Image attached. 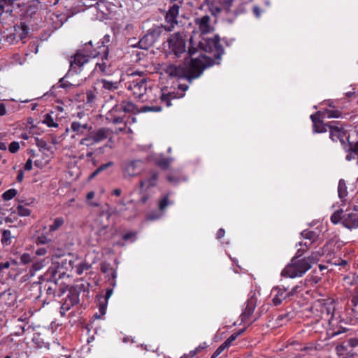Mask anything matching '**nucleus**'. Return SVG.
<instances>
[{"label":"nucleus","mask_w":358,"mask_h":358,"mask_svg":"<svg viewBox=\"0 0 358 358\" xmlns=\"http://www.w3.org/2000/svg\"><path fill=\"white\" fill-rule=\"evenodd\" d=\"M94 71L99 72L104 76H108L113 75L116 68L111 58L108 57V48L102 50L101 57L96 63Z\"/></svg>","instance_id":"7"},{"label":"nucleus","mask_w":358,"mask_h":358,"mask_svg":"<svg viewBox=\"0 0 358 358\" xmlns=\"http://www.w3.org/2000/svg\"><path fill=\"white\" fill-rule=\"evenodd\" d=\"M80 292L76 288L71 287L67 291L65 298L62 299L60 308V315L63 317L66 311L69 310L71 307L77 305L80 302Z\"/></svg>","instance_id":"9"},{"label":"nucleus","mask_w":358,"mask_h":358,"mask_svg":"<svg viewBox=\"0 0 358 358\" xmlns=\"http://www.w3.org/2000/svg\"><path fill=\"white\" fill-rule=\"evenodd\" d=\"M247 12L245 3L239 4L233 11L231 10L230 13L233 14L234 17L240 15L245 14ZM229 14V13H228Z\"/></svg>","instance_id":"43"},{"label":"nucleus","mask_w":358,"mask_h":358,"mask_svg":"<svg viewBox=\"0 0 358 358\" xmlns=\"http://www.w3.org/2000/svg\"><path fill=\"white\" fill-rule=\"evenodd\" d=\"M58 269L55 266L50 267L44 275V279L48 283H58L57 274Z\"/></svg>","instance_id":"26"},{"label":"nucleus","mask_w":358,"mask_h":358,"mask_svg":"<svg viewBox=\"0 0 358 358\" xmlns=\"http://www.w3.org/2000/svg\"><path fill=\"white\" fill-rule=\"evenodd\" d=\"M210 17L208 15L194 19V24L198 27L201 34L204 35L213 31L214 28L210 23Z\"/></svg>","instance_id":"13"},{"label":"nucleus","mask_w":358,"mask_h":358,"mask_svg":"<svg viewBox=\"0 0 358 358\" xmlns=\"http://www.w3.org/2000/svg\"><path fill=\"white\" fill-rule=\"evenodd\" d=\"M20 149V144L17 141H13L8 147V150L11 153L17 152Z\"/></svg>","instance_id":"62"},{"label":"nucleus","mask_w":358,"mask_h":358,"mask_svg":"<svg viewBox=\"0 0 358 358\" xmlns=\"http://www.w3.org/2000/svg\"><path fill=\"white\" fill-rule=\"evenodd\" d=\"M159 179V173L157 171H150L145 178L140 180V188L145 190H150V188L155 187Z\"/></svg>","instance_id":"14"},{"label":"nucleus","mask_w":358,"mask_h":358,"mask_svg":"<svg viewBox=\"0 0 358 358\" xmlns=\"http://www.w3.org/2000/svg\"><path fill=\"white\" fill-rule=\"evenodd\" d=\"M343 226L348 229L358 228V214L356 213H348V210H345L343 220Z\"/></svg>","instance_id":"20"},{"label":"nucleus","mask_w":358,"mask_h":358,"mask_svg":"<svg viewBox=\"0 0 358 358\" xmlns=\"http://www.w3.org/2000/svg\"><path fill=\"white\" fill-rule=\"evenodd\" d=\"M233 1L234 0H220V3L227 13H230Z\"/></svg>","instance_id":"53"},{"label":"nucleus","mask_w":358,"mask_h":358,"mask_svg":"<svg viewBox=\"0 0 358 358\" xmlns=\"http://www.w3.org/2000/svg\"><path fill=\"white\" fill-rule=\"evenodd\" d=\"M348 331V329L340 327L337 328L336 329H334L331 331H329L328 335L330 338H333V337H335L341 334L345 333Z\"/></svg>","instance_id":"54"},{"label":"nucleus","mask_w":358,"mask_h":358,"mask_svg":"<svg viewBox=\"0 0 358 358\" xmlns=\"http://www.w3.org/2000/svg\"><path fill=\"white\" fill-rule=\"evenodd\" d=\"M120 81L121 80H111L105 78L100 80V83L102 84V88L109 92H113L119 89Z\"/></svg>","instance_id":"25"},{"label":"nucleus","mask_w":358,"mask_h":358,"mask_svg":"<svg viewBox=\"0 0 358 358\" xmlns=\"http://www.w3.org/2000/svg\"><path fill=\"white\" fill-rule=\"evenodd\" d=\"M95 142L99 143L106 140L110 134V130L108 128L101 127L96 131H91Z\"/></svg>","instance_id":"23"},{"label":"nucleus","mask_w":358,"mask_h":358,"mask_svg":"<svg viewBox=\"0 0 358 358\" xmlns=\"http://www.w3.org/2000/svg\"><path fill=\"white\" fill-rule=\"evenodd\" d=\"M101 52V48H98V45L94 48L91 41L85 43L72 57L73 59L70 62V71H74L75 73H79L90 58L98 57Z\"/></svg>","instance_id":"2"},{"label":"nucleus","mask_w":358,"mask_h":358,"mask_svg":"<svg viewBox=\"0 0 358 358\" xmlns=\"http://www.w3.org/2000/svg\"><path fill=\"white\" fill-rule=\"evenodd\" d=\"M287 348H289L290 350H294L299 351V350H309L314 351V350L313 348L303 346V345L301 343H299L298 341H295L290 342L289 343V345H287Z\"/></svg>","instance_id":"38"},{"label":"nucleus","mask_w":358,"mask_h":358,"mask_svg":"<svg viewBox=\"0 0 358 358\" xmlns=\"http://www.w3.org/2000/svg\"><path fill=\"white\" fill-rule=\"evenodd\" d=\"M57 287L58 285L56 283H45L43 288L45 290L48 299L50 301L52 300L55 297L60 298L62 295L65 292V290H64L62 287L57 289Z\"/></svg>","instance_id":"17"},{"label":"nucleus","mask_w":358,"mask_h":358,"mask_svg":"<svg viewBox=\"0 0 358 358\" xmlns=\"http://www.w3.org/2000/svg\"><path fill=\"white\" fill-rule=\"evenodd\" d=\"M301 235L303 238L311 241V243L314 242L318 237V234L316 231L308 229L303 230Z\"/></svg>","instance_id":"40"},{"label":"nucleus","mask_w":358,"mask_h":358,"mask_svg":"<svg viewBox=\"0 0 358 358\" xmlns=\"http://www.w3.org/2000/svg\"><path fill=\"white\" fill-rule=\"evenodd\" d=\"M36 145L39 148L41 151H42L43 153L45 152H50L51 154L53 153L52 149V147L47 143V142L44 139H40L36 138Z\"/></svg>","instance_id":"32"},{"label":"nucleus","mask_w":358,"mask_h":358,"mask_svg":"<svg viewBox=\"0 0 358 358\" xmlns=\"http://www.w3.org/2000/svg\"><path fill=\"white\" fill-rule=\"evenodd\" d=\"M189 47L188 52H186V43L180 33L171 34L167 40L168 48L166 50L167 56L172 59L180 58L182 56L189 55L191 57L197 51L196 48L193 47V39L190 38Z\"/></svg>","instance_id":"3"},{"label":"nucleus","mask_w":358,"mask_h":358,"mask_svg":"<svg viewBox=\"0 0 358 358\" xmlns=\"http://www.w3.org/2000/svg\"><path fill=\"white\" fill-rule=\"evenodd\" d=\"M300 288L301 286L296 285L293 287L289 291L287 290L288 297L290 298L299 292L301 291Z\"/></svg>","instance_id":"64"},{"label":"nucleus","mask_w":358,"mask_h":358,"mask_svg":"<svg viewBox=\"0 0 358 358\" xmlns=\"http://www.w3.org/2000/svg\"><path fill=\"white\" fill-rule=\"evenodd\" d=\"M70 72L75 73L74 71H71L69 70V72L66 74V76H64L63 78H62L59 80V87H62V88L66 89V88H68V87H69L71 86H73V85L71 83H70L69 82H64L65 78L68 77V76L70 73Z\"/></svg>","instance_id":"58"},{"label":"nucleus","mask_w":358,"mask_h":358,"mask_svg":"<svg viewBox=\"0 0 358 358\" xmlns=\"http://www.w3.org/2000/svg\"><path fill=\"white\" fill-rule=\"evenodd\" d=\"M257 302L258 298L255 292H251L245 303V307L243 310L240 316L242 322H249L250 324L252 322H250V318L255 311Z\"/></svg>","instance_id":"12"},{"label":"nucleus","mask_w":358,"mask_h":358,"mask_svg":"<svg viewBox=\"0 0 358 358\" xmlns=\"http://www.w3.org/2000/svg\"><path fill=\"white\" fill-rule=\"evenodd\" d=\"M31 262V257L29 253H23L20 256V262L22 264H27Z\"/></svg>","instance_id":"61"},{"label":"nucleus","mask_w":358,"mask_h":358,"mask_svg":"<svg viewBox=\"0 0 358 358\" xmlns=\"http://www.w3.org/2000/svg\"><path fill=\"white\" fill-rule=\"evenodd\" d=\"M91 266L85 262H81L76 266V273L78 275H81L85 271H87L90 269Z\"/></svg>","instance_id":"52"},{"label":"nucleus","mask_w":358,"mask_h":358,"mask_svg":"<svg viewBox=\"0 0 358 358\" xmlns=\"http://www.w3.org/2000/svg\"><path fill=\"white\" fill-rule=\"evenodd\" d=\"M142 161L133 160L128 163L125 167V172L129 176L137 175L141 170Z\"/></svg>","instance_id":"22"},{"label":"nucleus","mask_w":358,"mask_h":358,"mask_svg":"<svg viewBox=\"0 0 358 358\" xmlns=\"http://www.w3.org/2000/svg\"><path fill=\"white\" fill-rule=\"evenodd\" d=\"M208 347V345L206 342L200 344L198 347H196L194 350H191L189 353V355L184 354L180 358H189L194 357L196 355H198L201 353L202 351H203L206 348Z\"/></svg>","instance_id":"34"},{"label":"nucleus","mask_w":358,"mask_h":358,"mask_svg":"<svg viewBox=\"0 0 358 358\" xmlns=\"http://www.w3.org/2000/svg\"><path fill=\"white\" fill-rule=\"evenodd\" d=\"M108 301L100 299L99 303V308L102 315H105L107 308Z\"/></svg>","instance_id":"60"},{"label":"nucleus","mask_w":358,"mask_h":358,"mask_svg":"<svg viewBox=\"0 0 358 358\" xmlns=\"http://www.w3.org/2000/svg\"><path fill=\"white\" fill-rule=\"evenodd\" d=\"M13 231L10 229H2L1 230V243L3 248L10 246L12 244L15 243V241L17 238V234L15 233V228L11 227Z\"/></svg>","instance_id":"18"},{"label":"nucleus","mask_w":358,"mask_h":358,"mask_svg":"<svg viewBox=\"0 0 358 358\" xmlns=\"http://www.w3.org/2000/svg\"><path fill=\"white\" fill-rule=\"evenodd\" d=\"M171 158L162 157L155 160V164L162 169H166L171 163Z\"/></svg>","instance_id":"46"},{"label":"nucleus","mask_w":358,"mask_h":358,"mask_svg":"<svg viewBox=\"0 0 358 358\" xmlns=\"http://www.w3.org/2000/svg\"><path fill=\"white\" fill-rule=\"evenodd\" d=\"M198 48L211 56L200 55L196 58L188 59L185 57L182 64L178 65L169 64L165 72L170 77L185 78L191 83L203 73L204 69L215 64H219L224 50L220 44V38L215 35L213 38L202 37L198 43Z\"/></svg>","instance_id":"1"},{"label":"nucleus","mask_w":358,"mask_h":358,"mask_svg":"<svg viewBox=\"0 0 358 358\" xmlns=\"http://www.w3.org/2000/svg\"><path fill=\"white\" fill-rule=\"evenodd\" d=\"M329 122L328 123H324L321 122H315L313 120V132L316 133H324L329 129Z\"/></svg>","instance_id":"30"},{"label":"nucleus","mask_w":358,"mask_h":358,"mask_svg":"<svg viewBox=\"0 0 358 358\" xmlns=\"http://www.w3.org/2000/svg\"><path fill=\"white\" fill-rule=\"evenodd\" d=\"M108 214H102L100 215V217L96 220V222L100 226L99 233H101L102 231L107 229L108 226V218H109Z\"/></svg>","instance_id":"36"},{"label":"nucleus","mask_w":358,"mask_h":358,"mask_svg":"<svg viewBox=\"0 0 358 358\" xmlns=\"http://www.w3.org/2000/svg\"><path fill=\"white\" fill-rule=\"evenodd\" d=\"M317 260L318 259L313 254L302 259L292 258L291 262L282 271L281 274L282 276L291 278L301 277L313 264L317 263Z\"/></svg>","instance_id":"4"},{"label":"nucleus","mask_w":358,"mask_h":358,"mask_svg":"<svg viewBox=\"0 0 358 358\" xmlns=\"http://www.w3.org/2000/svg\"><path fill=\"white\" fill-rule=\"evenodd\" d=\"M138 107L131 101H121L117 102L106 114V120L113 124L124 122L126 113H137Z\"/></svg>","instance_id":"5"},{"label":"nucleus","mask_w":358,"mask_h":358,"mask_svg":"<svg viewBox=\"0 0 358 358\" xmlns=\"http://www.w3.org/2000/svg\"><path fill=\"white\" fill-rule=\"evenodd\" d=\"M64 223V220L62 217H56L52 224L49 226V231L53 232L57 230L59 227H61Z\"/></svg>","instance_id":"39"},{"label":"nucleus","mask_w":358,"mask_h":358,"mask_svg":"<svg viewBox=\"0 0 358 358\" xmlns=\"http://www.w3.org/2000/svg\"><path fill=\"white\" fill-rule=\"evenodd\" d=\"M174 96L171 93L165 94L162 92L160 95L161 103H164L166 106L169 107L171 106V99H175Z\"/></svg>","instance_id":"41"},{"label":"nucleus","mask_w":358,"mask_h":358,"mask_svg":"<svg viewBox=\"0 0 358 358\" xmlns=\"http://www.w3.org/2000/svg\"><path fill=\"white\" fill-rule=\"evenodd\" d=\"M17 213L19 215L25 217L30 215L31 210L29 208L20 205L17 207Z\"/></svg>","instance_id":"57"},{"label":"nucleus","mask_w":358,"mask_h":358,"mask_svg":"<svg viewBox=\"0 0 358 358\" xmlns=\"http://www.w3.org/2000/svg\"><path fill=\"white\" fill-rule=\"evenodd\" d=\"M125 87L141 101L144 102L148 99L146 96L148 80L146 78L140 76L136 78H133L125 83Z\"/></svg>","instance_id":"6"},{"label":"nucleus","mask_w":358,"mask_h":358,"mask_svg":"<svg viewBox=\"0 0 358 358\" xmlns=\"http://www.w3.org/2000/svg\"><path fill=\"white\" fill-rule=\"evenodd\" d=\"M101 271L103 273H106L110 271L111 272V278L113 280H115L117 278V273L115 270L110 268V266L108 263H102L100 266Z\"/></svg>","instance_id":"42"},{"label":"nucleus","mask_w":358,"mask_h":358,"mask_svg":"<svg viewBox=\"0 0 358 358\" xmlns=\"http://www.w3.org/2000/svg\"><path fill=\"white\" fill-rule=\"evenodd\" d=\"M96 89L89 90L86 92V101L87 103H92L94 102L96 97Z\"/></svg>","instance_id":"50"},{"label":"nucleus","mask_w":358,"mask_h":358,"mask_svg":"<svg viewBox=\"0 0 358 358\" xmlns=\"http://www.w3.org/2000/svg\"><path fill=\"white\" fill-rule=\"evenodd\" d=\"M327 257H328V262L331 263L332 265L338 266L339 262L341 261V257H334L331 253L329 252L327 255Z\"/></svg>","instance_id":"59"},{"label":"nucleus","mask_w":358,"mask_h":358,"mask_svg":"<svg viewBox=\"0 0 358 358\" xmlns=\"http://www.w3.org/2000/svg\"><path fill=\"white\" fill-rule=\"evenodd\" d=\"M162 110V107L159 106H145L138 108V113H147V112H159Z\"/></svg>","instance_id":"47"},{"label":"nucleus","mask_w":358,"mask_h":358,"mask_svg":"<svg viewBox=\"0 0 358 358\" xmlns=\"http://www.w3.org/2000/svg\"><path fill=\"white\" fill-rule=\"evenodd\" d=\"M43 122L45 124L49 127H57L58 124L55 122L53 117L48 113L44 115V119Z\"/></svg>","instance_id":"48"},{"label":"nucleus","mask_w":358,"mask_h":358,"mask_svg":"<svg viewBox=\"0 0 358 358\" xmlns=\"http://www.w3.org/2000/svg\"><path fill=\"white\" fill-rule=\"evenodd\" d=\"M113 165V162H108V163L101 164L90 175L89 179L94 178L99 173L106 170L108 168L111 167Z\"/></svg>","instance_id":"37"},{"label":"nucleus","mask_w":358,"mask_h":358,"mask_svg":"<svg viewBox=\"0 0 358 358\" xmlns=\"http://www.w3.org/2000/svg\"><path fill=\"white\" fill-rule=\"evenodd\" d=\"M345 345L348 346L351 350H354V348L358 345V338L357 337H347L343 341Z\"/></svg>","instance_id":"45"},{"label":"nucleus","mask_w":358,"mask_h":358,"mask_svg":"<svg viewBox=\"0 0 358 358\" xmlns=\"http://www.w3.org/2000/svg\"><path fill=\"white\" fill-rule=\"evenodd\" d=\"M271 294L272 296V302L275 306L281 304L284 300L289 299L287 289L285 287H274L271 290Z\"/></svg>","instance_id":"16"},{"label":"nucleus","mask_w":358,"mask_h":358,"mask_svg":"<svg viewBox=\"0 0 358 358\" xmlns=\"http://www.w3.org/2000/svg\"><path fill=\"white\" fill-rule=\"evenodd\" d=\"M347 140L348 141V151H352L355 154H357V164L358 165V141L355 143H352L349 141V137L347 138Z\"/></svg>","instance_id":"55"},{"label":"nucleus","mask_w":358,"mask_h":358,"mask_svg":"<svg viewBox=\"0 0 358 358\" xmlns=\"http://www.w3.org/2000/svg\"><path fill=\"white\" fill-rule=\"evenodd\" d=\"M136 235V234L134 231H128L124 234L122 238L126 241L130 240H132V241H134L135 240Z\"/></svg>","instance_id":"63"},{"label":"nucleus","mask_w":358,"mask_h":358,"mask_svg":"<svg viewBox=\"0 0 358 358\" xmlns=\"http://www.w3.org/2000/svg\"><path fill=\"white\" fill-rule=\"evenodd\" d=\"M344 217V211L343 209H339L335 211L330 217L331 222L334 224H338L341 222L343 224V220Z\"/></svg>","instance_id":"35"},{"label":"nucleus","mask_w":358,"mask_h":358,"mask_svg":"<svg viewBox=\"0 0 358 358\" xmlns=\"http://www.w3.org/2000/svg\"><path fill=\"white\" fill-rule=\"evenodd\" d=\"M209 10L213 15L216 16L219 15L224 9L222 8V6H218L215 3H212L209 6Z\"/></svg>","instance_id":"56"},{"label":"nucleus","mask_w":358,"mask_h":358,"mask_svg":"<svg viewBox=\"0 0 358 358\" xmlns=\"http://www.w3.org/2000/svg\"><path fill=\"white\" fill-rule=\"evenodd\" d=\"M17 194V190L15 189H9L2 194V198L5 201H9L14 198Z\"/></svg>","instance_id":"51"},{"label":"nucleus","mask_w":358,"mask_h":358,"mask_svg":"<svg viewBox=\"0 0 358 358\" xmlns=\"http://www.w3.org/2000/svg\"><path fill=\"white\" fill-rule=\"evenodd\" d=\"M336 350L338 356L354 357L357 355L356 353L345 345L343 341L336 347Z\"/></svg>","instance_id":"27"},{"label":"nucleus","mask_w":358,"mask_h":358,"mask_svg":"<svg viewBox=\"0 0 358 358\" xmlns=\"http://www.w3.org/2000/svg\"><path fill=\"white\" fill-rule=\"evenodd\" d=\"M10 336L3 338L0 342V352H2L3 358H12L13 356L20 355L22 348L20 344L13 341Z\"/></svg>","instance_id":"8"},{"label":"nucleus","mask_w":358,"mask_h":358,"mask_svg":"<svg viewBox=\"0 0 358 358\" xmlns=\"http://www.w3.org/2000/svg\"><path fill=\"white\" fill-rule=\"evenodd\" d=\"M180 6L173 3L170 6L164 15L165 22L167 24L166 31H171L179 23V12Z\"/></svg>","instance_id":"11"},{"label":"nucleus","mask_w":358,"mask_h":358,"mask_svg":"<svg viewBox=\"0 0 358 358\" xmlns=\"http://www.w3.org/2000/svg\"><path fill=\"white\" fill-rule=\"evenodd\" d=\"M170 193H167L162 196L159 200L158 207L160 211L163 212L169 206L173 205V201L169 200Z\"/></svg>","instance_id":"31"},{"label":"nucleus","mask_w":358,"mask_h":358,"mask_svg":"<svg viewBox=\"0 0 358 358\" xmlns=\"http://www.w3.org/2000/svg\"><path fill=\"white\" fill-rule=\"evenodd\" d=\"M140 202L142 204H145L152 196L150 190H145L142 189L140 190Z\"/></svg>","instance_id":"49"},{"label":"nucleus","mask_w":358,"mask_h":358,"mask_svg":"<svg viewBox=\"0 0 358 358\" xmlns=\"http://www.w3.org/2000/svg\"><path fill=\"white\" fill-rule=\"evenodd\" d=\"M245 329L240 330L238 333L232 334L212 355L210 358H216L219 356L224 350L231 345L232 343L235 341L237 337L241 335Z\"/></svg>","instance_id":"21"},{"label":"nucleus","mask_w":358,"mask_h":358,"mask_svg":"<svg viewBox=\"0 0 358 358\" xmlns=\"http://www.w3.org/2000/svg\"><path fill=\"white\" fill-rule=\"evenodd\" d=\"M97 144L95 142L94 138L91 133V131L79 141V145H85L86 147H92Z\"/></svg>","instance_id":"33"},{"label":"nucleus","mask_w":358,"mask_h":358,"mask_svg":"<svg viewBox=\"0 0 358 358\" xmlns=\"http://www.w3.org/2000/svg\"><path fill=\"white\" fill-rule=\"evenodd\" d=\"M155 44V39L148 33L138 43V47L143 50H148Z\"/></svg>","instance_id":"28"},{"label":"nucleus","mask_w":358,"mask_h":358,"mask_svg":"<svg viewBox=\"0 0 358 358\" xmlns=\"http://www.w3.org/2000/svg\"><path fill=\"white\" fill-rule=\"evenodd\" d=\"M166 26L160 25L156 26L150 29L148 31V34L152 36V39H155V43L159 39L161 34L164 31H166Z\"/></svg>","instance_id":"29"},{"label":"nucleus","mask_w":358,"mask_h":358,"mask_svg":"<svg viewBox=\"0 0 358 358\" xmlns=\"http://www.w3.org/2000/svg\"><path fill=\"white\" fill-rule=\"evenodd\" d=\"M338 194L341 201V206L345 205L348 192L346 182L343 179L339 180L338 185Z\"/></svg>","instance_id":"24"},{"label":"nucleus","mask_w":358,"mask_h":358,"mask_svg":"<svg viewBox=\"0 0 358 358\" xmlns=\"http://www.w3.org/2000/svg\"><path fill=\"white\" fill-rule=\"evenodd\" d=\"M329 138L332 141L336 142L339 141L343 148L346 147V143L344 138L346 136V131L344 129L343 124L338 121L329 122Z\"/></svg>","instance_id":"10"},{"label":"nucleus","mask_w":358,"mask_h":358,"mask_svg":"<svg viewBox=\"0 0 358 358\" xmlns=\"http://www.w3.org/2000/svg\"><path fill=\"white\" fill-rule=\"evenodd\" d=\"M34 330V328L32 324H29L27 317L24 319L20 317L15 322V331L13 334L16 336H21L24 334L31 333Z\"/></svg>","instance_id":"15"},{"label":"nucleus","mask_w":358,"mask_h":358,"mask_svg":"<svg viewBox=\"0 0 358 358\" xmlns=\"http://www.w3.org/2000/svg\"><path fill=\"white\" fill-rule=\"evenodd\" d=\"M324 116L327 118H338L341 117V111L338 109H327L324 112Z\"/></svg>","instance_id":"44"},{"label":"nucleus","mask_w":358,"mask_h":358,"mask_svg":"<svg viewBox=\"0 0 358 358\" xmlns=\"http://www.w3.org/2000/svg\"><path fill=\"white\" fill-rule=\"evenodd\" d=\"M92 129V126L88 123H82L78 121H73L71 123L70 129H66V131L70 130L74 133L75 135L81 136L83 135L86 131L90 132Z\"/></svg>","instance_id":"19"}]
</instances>
